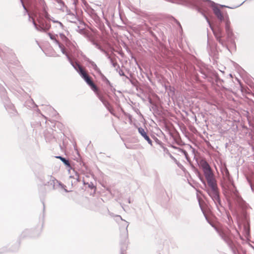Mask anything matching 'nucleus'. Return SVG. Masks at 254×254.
<instances>
[{
	"mask_svg": "<svg viewBox=\"0 0 254 254\" xmlns=\"http://www.w3.org/2000/svg\"><path fill=\"white\" fill-rule=\"evenodd\" d=\"M56 158L60 159L65 165H66L68 167H70V164L69 161L66 160L64 158H63L61 156H57Z\"/></svg>",
	"mask_w": 254,
	"mask_h": 254,
	"instance_id": "nucleus-9",
	"label": "nucleus"
},
{
	"mask_svg": "<svg viewBox=\"0 0 254 254\" xmlns=\"http://www.w3.org/2000/svg\"><path fill=\"white\" fill-rule=\"evenodd\" d=\"M226 31L227 34V36L228 37H231L232 35V31L230 29V22L228 21H227L226 23V26H225Z\"/></svg>",
	"mask_w": 254,
	"mask_h": 254,
	"instance_id": "nucleus-8",
	"label": "nucleus"
},
{
	"mask_svg": "<svg viewBox=\"0 0 254 254\" xmlns=\"http://www.w3.org/2000/svg\"><path fill=\"white\" fill-rule=\"evenodd\" d=\"M78 71L80 75L85 80L86 82L90 86L92 90L98 95L99 97H100L99 89L91 80V78L89 76L84 69L83 68L81 65L78 64Z\"/></svg>",
	"mask_w": 254,
	"mask_h": 254,
	"instance_id": "nucleus-1",
	"label": "nucleus"
},
{
	"mask_svg": "<svg viewBox=\"0 0 254 254\" xmlns=\"http://www.w3.org/2000/svg\"><path fill=\"white\" fill-rule=\"evenodd\" d=\"M60 36L63 41L65 42H69L68 39L64 34H60Z\"/></svg>",
	"mask_w": 254,
	"mask_h": 254,
	"instance_id": "nucleus-10",
	"label": "nucleus"
},
{
	"mask_svg": "<svg viewBox=\"0 0 254 254\" xmlns=\"http://www.w3.org/2000/svg\"><path fill=\"white\" fill-rule=\"evenodd\" d=\"M208 22H209L208 20ZM210 28L213 31V33L216 38L217 40L221 44H223V41L222 39V29L219 26L216 27H213L211 26L210 22H209Z\"/></svg>",
	"mask_w": 254,
	"mask_h": 254,
	"instance_id": "nucleus-4",
	"label": "nucleus"
},
{
	"mask_svg": "<svg viewBox=\"0 0 254 254\" xmlns=\"http://www.w3.org/2000/svg\"><path fill=\"white\" fill-rule=\"evenodd\" d=\"M200 165L203 169L206 181L214 178L211 169L206 161H201L200 162Z\"/></svg>",
	"mask_w": 254,
	"mask_h": 254,
	"instance_id": "nucleus-3",
	"label": "nucleus"
},
{
	"mask_svg": "<svg viewBox=\"0 0 254 254\" xmlns=\"http://www.w3.org/2000/svg\"><path fill=\"white\" fill-rule=\"evenodd\" d=\"M207 182L210 188V189L208 190L209 195L213 200L218 201L219 196L215 178L207 180Z\"/></svg>",
	"mask_w": 254,
	"mask_h": 254,
	"instance_id": "nucleus-2",
	"label": "nucleus"
},
{
	"mask_svg": "<svg viewBox=\"0 0 254 254\" xmlns=\"http://www.w3.org/2000/svg\"><path fill=\"white\" fill-rule=\"evenodd\" d=\"M48 35L50 36V38L52 40H53L55 41V43L59 45V46L62 49L63 53H64V49L63 47V45L59 42L58 40H57L56 38V37L55 35H52L50 33H48Z\"/></svg>",
	"mask_w": 254,
	"mask_h": 254,
	"instance_id": "nucleus-7",
	"label": "nucleus"
},
{
	"mask_svg": "<svg viewBox=\"0 0 254 254\" xmlns=\"http://www.w3.org/2000/svg\"><path fill=\"white\" fill-rule=\"evenodd\" d=\"M124 231L125 234L126 235H127V229H124Z\"/></svg>",
	"mask_w": 254,
	"mask_h": 254,
	"instance_id": "nucleus-11",
	"label": "nucleus"
},
{
	"mask_svg": "<svg viewBox=\"0 0 254 254\" xmlns=\"http://www.w3.org/2000/svg\"><path fill=\"white\" fill-rule=\"evenodd\" d=\"M213 11L214 14L218 19H219L220 21H223L224 20L223 14L219 7L217 6L213 7Z\"/></svg>",
	"mask_w": 254,
	"mask_h": 254,
	"instance_id": "nucleus-5",
	"label": "nucleus"
},
{
	"mask_svg": "<svg viewBox=\"0 0 254 254\" xmlns=\"http://www.w3.org/2000/svg\"><path fill=\"white\" fill-rule=\"evenodd\" d=\"M138 132L141 134V135L147 141L149 144H151L152 141L149 136L147 135L146 132L144 129L141 127L138 128Z\"/></svg>",
	"mask_w": 254,
	"mask_h": 254,
	"instance_id": "nucleus-6",
	"label": "nucleus"
}]
</instances>
